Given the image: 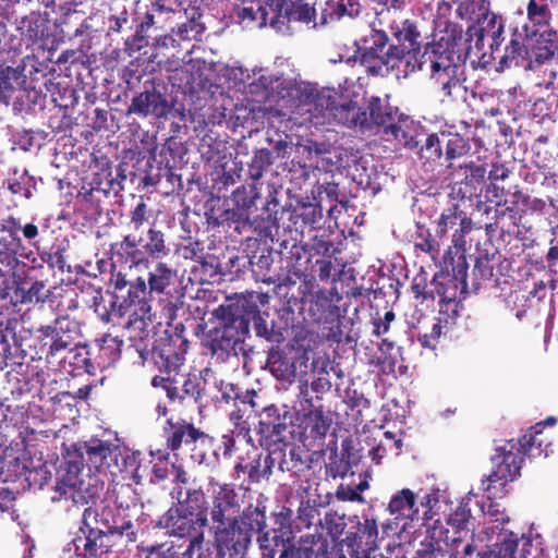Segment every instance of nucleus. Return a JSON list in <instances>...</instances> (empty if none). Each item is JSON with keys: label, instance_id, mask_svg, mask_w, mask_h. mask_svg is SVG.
Listing matches in <instances>:
<instances>
[{"label": "nucleus", "instance_id": "1", "mask_svg": "<svg viewBox=\"0 0 558 558\" xmlns=\"http://www.w3.org/2000/svg\"><path fill=\"white\" fill-rule=\"evenodd\" d=\"M40 227L33 218L23 222L21 218L8 216L0 221V272L17 280L32 279L29 272L35 269L24 259L34 264L39 256L51 269L64 270V250L49 251L40 246Z\"/></svg>", "mask_w": 558, "mask_h": 558}, {"label": "nucleus", "instance_id": "2", "mask_svg": "<svg viewBox=\"0 0 558 558\" xmlns=\"http://www.w3.org/2000/svg\"><path fill=\"white\" fill-rule=\"evenodd\" d=\"M109 283L113 288L112 300L109 310L104 307L101 320L110 323L128 316L123 327L134 332V338L144 340L148 335V325L153 322V303L156 300L148 293L146 279L136 277L132 280L122 268L118 269L112 264Z\"/></svg>", "mask_w": 558, "mask_h": 558}, {"label": "nucleus", "instance_id": "3", "mask_svg": "<svg viewBox=\"0 0 558 558\" xmlns=\"http://www.w3.org/2000/svg\"><path fill=\"white\" fill-rule=\"evenodd\" d=\"M542 423L530 427L518 440L510 439L504 446L495 449L492 457L493 470L485 481L483 490L489 493L494 483L501 482L505 485L520 475L525 457L547 456L544 448V440L538 436L542 434Z\"/></svg>", "mask_w": 558, "mask_h": 558}, {"label": "nucleus", "instance_id": "4", "mask_svg": "<svg viewBox=\"0 0 558 558\" xmlns=\"http://www.w3.org/2000/svg\"><path fill=\"white\" fill-rule=\"evenodd\" d=\"M243 305L239 300L221 304L213 312L216 325L203 339V345L218 362L238 356V348L248 335L247 319L243 317Z\"/></svg>", "mask_w": 558, "mask_h": 558}, {"label": "nucleus", "instance_id": "5", "mask_svg": "<svg viewBox=\"0 0 558 558\" xmlns=\"http://www.w3.org/2000/svg\"><path fill=\"white\" fill-rule=\"evenodd\" d=\"M315 287V282L305 276L298 287L299 296L291 295L287 301V308L292 313L298 310L304 320L328 325L331 329L344 316L345 311L340 306L343 296L337 288L314 290Z\"/></svg>", "mask_w": 558, "mask_h": 558}, {"label": "nucleus", "instance_id": "6", "mask_svg": "<svg viewBox=\"0 0 558 558\" xmlns=\"http://www.w3.org/2000/svg\"><path fill=\"white\" fill-rule=\"evenodd\" d=\"M81 336V323L77 319L68 314H58L51 324L37 328L34 338L37 341L36 353L39 359L44 356L50 362L70 351Z\"/></svg>", "mask_w": 558, "mask_h": 558}, {"label": "nucleus", "instance_id": "7", "mask_svg": "<svg viewBox=\"0 0 558 558\" xmlns=\"http://www.w3.org/2000/svg\"><path fill=\"white\" fill-rule=\"evenodd\" d=\"M207 525L206 509L192 511L189 508L170 507L159 519L158 526L170 536L189 541L187 556L204 543V529Z\"/></svg>", "mask_w": 558, "mask_h": 558}, {"label": "nucleus", "instance_id": "8", "mask_svg": "<svg viewBox=\"0 0 558 558\" xmlns=\"http://www.w3.org/2000/svg\"><path fill=\"white\" fill-rule=\"evenodd\" d=\"M291 426L292 414L286 405L269 404L265 407L259 414L257 426L260 447L270 453L281 454L290 445Z\"/></svg>", "mask_w": 558, "mask_h": 558}, {"label": "nucleus", "instance_id": "9", "mask_svg": "<svg viewBox=\"0 0 558 558\" xmlns=\"http://www.w3.org/2000/svg\"><path fill=\"white\" fill-rule=\"evenodd\" d=\"M365 43L369 45L359 48L357 52L360 63L368 75L386 77L402 62L397 48L388 45L389 38L384 31H373Z\"/></svg>", "mask_w": 558, "mask_h": 558}, {"label": "nucleus", "instance_id": "10", "mask_svg": "<svg viewBox=\"0 0 558 558\" xmlns=\"http://www.w3.org/2000/svg\"><path fill=\"white\" fill-rule=\"evenodd\" d=\"M189 342L180 335L160 338L149 351L147 345H136V351L143 362L148 356L161 373L174 375L179 373L184 362V354L187 352Z\"/></svg>", "mask_w": 558, "mask_h": 558}, {"label": "nucleus", "instance_id": "11", "mask_svg": "<svg viewBox=\"0 0 558 558\" xmlns=\"http://www.w3.org/2000/svg\"><path fill=\"white\" fill-rule=\"evenodd\" d=\"M166 11H162L154 5H145V11H136L133 19L134 32L126 39L128 50L141 51L142 49L150 45V40L163 32L167 27L168 15Z\"/></svg>", "mask_w": 558, "mask_h": 558}, {"label": "nucleus", "instance_id": "12", "mask_svg": "<svg viewBox=\"0 0 558 558\" xmlns=\"http://www.w3.org/2000/svg\"><path fill=\"white\" fill-rule=\"evenodd\" d=\"M72 453H77L83 465L87 464L89 471L97 472L110 470L118 465L120 448L110 441L98 437H92L85 441H78L68 447Z\"/></svg>", "mask_w": 558, "mask_h": 558}, {"label": "nucleus", "instance_id": "13", "mask_svg": "<svg viewBox=\"0 0 558 558\" xmlns=\"http://www.w3.org/2000/svg\"><path fill=\"white\" fill-rule=\"evenodd\" d=\"M63 461L56 472V485L52 501L61 499H74L75 493L83 484V463L77 453H72L69 448L63 452Z\"/></svg>", "mask_w": 558, "mask_h": 558}, {"label": "nucleus", "instance_id": "14", "mask_svg": "<svg viewBox=\"0 0 558 558\" xmlns=\"http://www.w3.org/2000/svg\"><path fill=\"white\" fill-rule=\"evenodd\" d=\"M313 102L322 113L328 112L335 121L343 126L368 129L367 111L352 100L337 104L331 96L317 95Z\"/></svg>", "mask_w": 558, "mask_h": 558}, {"label": "nucleus", "instance_id": "15", "mask_svg": "<svg viewBox=\"0 0 558 558\" xmlns=\"http://www.w3.org/2000/svg\"><path fill=\"white\" fill-rule=\"evenodd\" d=\"M214 546L223 551L228 558L244 556L252 543L253 536L245 526L239 524L235 519L215 524Z\"/></svg>", "mask_w": 558, "mask_h": 558}, {"label": "nucleus", "instance_id": "16", "mask_svg": "<svg viewBox=\"0 0 558 558\" xmlns=\"http://www.w3.org/2000/svg\"><path fill=\"white\" fill-rule=\"evenodd\" d=\"M35 74L36 76L31 77L28 82L26 75L22 74L19 69L11 66L3 69L0 72V101L8 104L16 88L21 87L26 92H33L35 94L33 101L36 102L37 98L43 94V87L47 88L49 80L37 69Z\"/></svg>", "mask_w": 558, "mask_h": 558}, {"label": "nucleus", "instance_id": "17", "mask_svg": "<svg viewBox=\"0 0 558 558\" xmlns=\"http://www.w3.org/2000/svg\"><path fill=\"white\" fill-rule=\"evenodd\" d=\"M268 453L263 458V452L255 446L238 457L234 465V477L239 478L241 473H246L248 483H259L263 478H268L272 474V468L277 461L278 453Z\"/></svg>", "mask_w": 558, "mask_h": 558}, {"label": "nucleus", "instance_id": "18", "mask_svg": "<svg viewBox=\"0 0 558 558\" xmlns=\"http://www.w3.org/2000/svg\"><path fill=\"white\" fill-rule=\"evenodd\" d=\"M502 34V20L496 14H486L482 21H478V26L469 27L466 32L468 40H473V37H475L474 46L477 51H482L486 41L488 43L489 60L493 61L497 60L496 53L504 40Z\"/></svg>", "mask_w": 558, "mask_h": 558}, {"label": "nucleus", "instance_id": "19", "mask_svg": "<svg viewBox=\"0 0 558 558\" xmlns=\"http://www.w3.org/2000/svg\"><path fill=\"white\" fill-rule=\"evenodd\" d=\"M172 106L165 93L159 90L155 84L135 95L128 108L129 114H136L142 118L153 117L155 119L167 118Z\"/></svg>", "mask_w": 558, "mask_h": 558}, {"label": "nucleus", "instance_id": "20", "mask_svg": "<svg viewBox=\"0 0 558 558\" xmlns=\"http://www.w3.org/2000/svg\"><path fill=\"white\" fill-rule=\"evenodd\" d=\"M240 303L243 305V317L247 319V329L250 330V324L253 322L254 330L257 337L265 339L267 342L271 344L279 345L286 340V328L279 327L275 324L274 320L268 322L267 318L269 314L264 312L262 313L258 308V305L246 299H239Z\"/></svg>", "mask_w": 558, "mask_h": 558}, {"label": "nucleus", "instance_id": "21", "mask_svg": "<svg viewBox=\"0 0 558 558\" xmlns=\"http://www.w3.org/2000/svg\"><path fill=\"white\" fill-rule=\"evenodd\" d=\"M163 430L166 446L171 451L179 450L182 445L191 447L197 442L206 444L210 441V437L206 433L182 418L175 422L168 420Z\"/></svg>", "mask_w": 558, "mask_h": 558}, {"label": "nucleus", "instance_id": "22", "mask_svg": "<svg viewBox=\"0 0 558 558\" xmlns=\"http://www.w3.org/2000/svg\"><path fill=\"white\" fill-rule=\"evenodd\" d=\"M102 525H105V529L101 532L93 531L92 534L88 533L84 537H75L66 545L64 550L73 551L76 557L82 558H96L107 554L111 547L109 538L113 534L109 531V523H102Z\"/></svg>", "mask_w": 558, "mask_h": 558}, {"label": "nucleus", "instance_id": "23", "mask_svg": "<svg viewBox=\"0 0 558 558\" xmlns=\"http://www.w3.org/2000/svg\"><path fill=\"white\" fill-rule=\"evenodd\" d=\"M241 509V496L232 484L219 485L213 497L210 518L214 524H221L236 517Z\"/></svg>", "mask_w": 558, "mask_h": 558}, {"label": "nucleus", "instance_id": "24", "mask_svg": "<svg viewBox=\"0 0 558 558\" xmlns=\"http://www.w3.org/2000/svg\"><path fill=\"white\" fill-rule=\"evenodd\" d=\"M423 58L427 64L429 76L460 69L454 61V50L449 39L441 38L438 41L426 44L423 49Z\"/></svg>", "mask_w": 558, "mask_h": 558}, {"label": "nucleus", "instance_id": "25", "mask_svg": "<svg viewBox=\"0 0 558 558\" xmlns=\"http://www.w3.org/2000/svg\"><path fill=\"white\" fill-rule=\"evenodd\" d=\"M205 388V380L195 374L173 375V379L168 384L167 398L170 402L184 403L185 400H193L197 403Z\"/></svg>", "mask_w": 558, "mask_h": 558}, {"label": "nucleus", "instance_id": "26", "mask_svg": "<svg viewBox=\"0 0 558 558\" xmlns=\"http://www.w3.org/2000/svg\"><path fill=\"white\" fill-rule=\"evenodd\" d=\"M457 225H459V229L454 231L452 235V242L456 247L464 250L466 245L464 236L471 232L473 222L472 219L469 218L466 214L460 208L459 204H452L440 215L437 232L444 235L448 229H452Z\"/></svg>", "mask_w": 558, "mask_h": 558}, {"label": "nucleus", "instance_id": "27", "mask_svg": "<svg viewBox=\"0 0 558 558\" xmlns=\"http://www.w3.org/2000/svg\"><path fill=\"white\" fill-rule=\"evenodd\" d=\"M392 38L396 43L390 44L391 48H397V54L404 60V58L413 52L422 49L421 33L416 24L411 20H403L401 22H393L390 26Z\"/></svg>", "mask_w": 558, "mask_h": 558}, {"label": "nucleus", "instance_id": "28", "mask_svg": "<svg viewBox=\"0 0 558 558\" xmlns=\"http://www.w3.org/2000/svg\"><path fill=\"white\" fill-rule=\"evenodd\" d=\"M278 558H328L327 545L319 535H302L281 548Z\"/></svg>", "mask_w": 558, "mask_h": 558}, {"label": "nucleus", "instance_id": "29", "mask_svg": "<svg viewBox=\"0 0 558 558\" xmlns=\"http://www.w3.org/2000/svg\"><path fill=\"white\" fill-rule=\"evenodd\" d=\"M177 277L175 269L167 263L158 262L148 272L146 280L148 293L159 302L168 300L171 291L175 289Z\"/></svg>", "mask_w": 558, "mask_h": 558}, {"label": "nucleus", "instance_id": "30", "mask_svg": "<svg viewBox=\"0 0 558 558\" xmlns=\"http://www.w3.org/2000/svg\"><path fill=\"white\" fill-rule=\"evenodd\" d=\"M16 31L21 39L26 43V46H33L49 37V20L39 11H32L31 13L16 19Z\"/></svg>", "mask_w": 558, "mask_h": 558}, {"label": "nucleus", "instance_id": "31", "mask_svg": "<svg viewBox=\"0 0 558 558\" xmlns=\"http://www.w3.org/2000/svg\"><path fill=\"white\" fill-rule=\"evenodd\" d=\"M356 523L355 532H348L344 542L353 550L373 551L377 548L378 526L374 518H364L361 522L357 515L351 520Z\"/></svg>", "mask_w": 558, "mask_h": 558}, {"label": "nucleus", "instance_id": "32", "mask_svg": "<svg viewBox=\"0 0 558 558\" xmlns=\"http://www.w3.org/2000/svg\"><path fill=\"white\" fill-rule=\"evenodd\" d=\"M105 38L109 41V45L117 44L119 46L122 44V50L128 56L136 52L128 50L126 39L133 33L134 22L126 9L117 14H109L105 21Z\"/></svg>", "mask_w": 558, "mask_h": 558}, {"label": "nucleus", "instance_id": "33", "mask_svg": "<svg viewBox=\"0 0 558 558\" xmlns=\"http://www.w3.org/2000/svg\"><path fill=\"white\" fill-rule=\"evenodd\" d=\"M27 280L13 278L16 284L15 296L17 301L24 304L54 302V294L44 280H35L31 283Z\"/></svg>", "mask_w": 558, "mask_h": 558}, {"label": "nucleus", "instance_id": "34", "mask_svg": "<svg viewBox=\"0 0 558 558\" xmlns=\"http://www.w3.org/2000/svg\"><path fill=\"white\" fill-rule=\"evenodd\" d=\"M432 286L434 287V295L440 298V303L450 304L457 299L464 298L466 294L468 282L457 281L450 278L449 274H435Z\"/></svg>", "mask_w": 558, "mask_h": 558}, {"label": "nucleus", "instance_id": "35", "mask_svg": "<svg viewBox=\"0 0 558 558\" xmlns=\"http://www.w3.org/2000/svg\"><path fill=\"white\" fill-rule=\"evenodd\" d=\"M276 457V463L281 472L299 474L311 469V454L303 446L292 444L289 449V457L286 454V449Z\"/></svg>", "mask_w": 558, "mask_h": 558}, {"label": "nucleus", "instance_id": "36", "mask_svg": "<svg viewBox=\"0 0 558 558\" xmlns=\"http://www.w3.org/2000/svg\"><path fill=\"white\" fill-rule=\"evenodd\" d=\"M446 133L426 134L421 135L418 140V147L414 148L418 159L429 167L434 168L444 157V143Z\"/></svg>", "mask_w": 558, "mask_h": 558}, {"label": "nucleus", "instance_id": "37", "mask_svg": "<svg viewBox=\"0 0 558 558\" xmlns=\"http://www.w3.org/2000/svg\"><path fill=\"white\" fill-rule=\"evenodd\" d=\"M368 117V128L372 125L385 126V129L396 120L398 108L389 105L386 99L379 96H371L365 109Z\"/></svg>", "mask_w": 558, "mask_h": 558}, {"label": "nucleus", "instance_id": "38", "mask_svg": "<svg viewBox=\"0 0 558 558\" xmlns=\"http://www.w3.org/2000/svg\"><path fill=\"white\" fill-rule=\"evenodd\" d=\"M296 362L281 351L270 350L267 356V364L271 374L281 381L293 383L296 377Z\"/></svg>", "mask_w": 558, "mask_h": 558}, {"label": "nucleus", "instance_id": "39", "mask_svg": "<svg viewBox=\"0 0 558 558\" xmlns=\"http://www.w3.org/2000/svg\"><path fill=\"white\" fill-rule=\"evenodd\" d=\"M458 71L459 69H452V71H444L436 75L429 76L433 83L436 85L438 93L441 95L442 101L446 99L456 100L464 93L465 87L458 76Z\"/></svg>", "mask_w": 558, "mask_h": 558}, {"label": "nucleus", "instance_id": "40", "mask_svg": "<svg viewBox=\"0 0 558 558\" xmlns=\"http://www.w3.org/2000/svg\"><path fill=\"white\" fill-rule=\"evenodd\" d=\"M186 21L179 24L177 28L171 27V32L174 34L178 40H202L206 26L202 22L203 13L193 8L190 15L186 10L184 11Z\"/></svg>", "mask_w": 558, "mask_h": 558}, {"label": "nucleus", "instance_id": "41", "mask_svg": "<svg viewBox=\"0 0 558 558\" xmlns=\"http://www.w3.org/2000/svg\"><path fill=\"white\" fill-rule=\"evenodd\" d=\"M412 121L408 118L397 117L392 123L385 129V134H390L405 148L414 149L418 147V140L422 134H413Z\"/></svg>", "mask_w": 558, "mask_h": 558}, {"label": "nucleus", "instance_id": "42", "mask_svg": "<svg viewBox=\"0 0 558 558\" xmlns=\"http://www.w3.org/2000/svg\"><path fill=\"white\" fill-rule=\"evenodd\" d=\"M134 235L128 234L120 242V250L125 262L129 263V269L132 267L147 268L149 265L150 255L145 252L144 247L138 243Z\"/></svg>", "mask_w": 558, "mask_h": 558}, {"label": "nucleus", "instance_id": "43", "mask_svg": "<svg viewBox=\"0 0 558 558\" xmlns=\"http://www.w3.org/2000/svg\"><path fill=\"white\" fill-rule=\"evenodd\" d=\"M260 549V558H276L280 554V549L284 548L288 543H295L294 537H283L280 531H264L257 537Z\"/></svg>", "mask_w": 558, "mask_h": 558}, {"label": "nucleus", "instance_id": "44", "mask_svg": "<svg viewBox=\"0 0 558 558\" xmlns=\"http://www.w3.org/2000/svg\"><path fill=\"white\" fill-rule=\"evenodd\" d=\"M136 240L141 241L138 243L150 255L151 259H161L170 253L165 233L154 226L147 230L145 236H140Z\"/></svg>", "mask_w": 558, "mask_h": 558}, {"label": "nucleus", "instance_id": "45", "mask_svg": "<svg viewBox=\"0 0 558 558\" xmlns=\"http://www.w3.org/2000/svg\"><path fill=\"white\" fill-rule=\"evenodd\" d=\"M527 47L522 43L520 38H512L506 46L505 52L500 53V50L496 53L498 61L497 70H505L511 66H519L521 62L527 58Z\"/></svg>", "mask_w": 558, "mask_h": 558}, {"label": "nucleus", "instance_id": "46", "mask_svg": "<svg viewBox=\"0 0 558 558\" xmlns=\"http://www.w3.org/2000/svg\"><path fill=\"white\" fill-rule=\"evenodd\" d=\"M239 524L245 526L247 532L253 536L255 532L262 533L266 529V512L265 506L258 505L246 507L240 515L234 517Z\"/></svg>", "mask_w": 558, "mask_h": 558}, {"label": "nucleus", "instance_id": "47", "mask_svg": "<svg viewBox=\"0 0 558 558\" xmlns=\"http://www.w3.org/2000/svg\"><path fill=\"white\" fill-rule=\"evenodd\" d=\"M558 49V33L555 31H545L533 48L534 62L543 64L556 56Z\"/></svg>", "mask_w": 558, "mask_h": 558}, {"label": "nucleus", "instance_id": "48", "mask_svg": "<svg viewBox=\"0 0 558 558\" xmlns=\"http://www.w3.org/2000/svg\"><path fill=\"white\" fill-rule=\"evenodd\" d=\"M415 506V495L409 489L404 488L398 492L390 500L388 505V510L391 514H395L396 518H409L416 510Z\"/></svg>", "mask_w": 558, "mask_h": 558}, {"label": "nucleus", "instance_id": "49", "mask_svg": "<svg viewBox=\"0 0 558 558\" xmlns=\"http://www.w3.org/2000/svg\"><path fill=\"white\" fill-rule=\"evenodd\" d=\"M444 147L446 148L444 156L445 160L448 161V168L451 167L453 159L465 156L471 149L469 141L458 133L446 134Z\"/></svg>", "mask_w": 558, "mask_h": 558}, {"label": "nucleus", "instance_id": "50", "mask_svg": "<svg viewBox=\"0 0 558 558\" xmlns=\"http://www.w3.org/2000/svg\"><path fill=\"white\" fill-rule=\"evenodd\" d=\"M80 21V24L77 27L73 29L72 35L75 37L83 36V35H89L92 32H94V26L92 22L94 21L93 16L84 17V13L81 11H77L75 9L69 8L62 15L60 20V24L64 26H70L73 23H76Z\"/></svg>", "mask_w": 558, "mask_h": 558}, {"label": "nucleus", "instance_id": "51", "mask_svg": "<svg viewBox=\"0 0 558 558\" xmlns=\"http://www.w3.org/2000/svg\"><path fill=\"white\" fill-rule=\"evenodd\" d=\"M138 558H194L195 553H191L187 557L186 549L181 551L180 546L170 545H153L140 547Z\"/></svg>", "mask_w": 558, "mask_h": 558}, {"label": "nucleus", "instance_id": "52", "mask_svg": "<svg viewBox=\"0 0 558 558\" xmlns=\"http://www.w3.org/2000/svg\"><path fill=\"white\" fill-rule=\"evenodd\" d=\"M518 538L509 533L497 544V550L477 551L476 558H521L517 555Z\"/></svg>", "mask_w": 558, "mask_h": 558}, {"label": "nucleus", "instance_id": "53", "mask_svg": "<svg viewBox=\"0 0 558 558\" xmlns=\"http://www.w3.org/2000/svg\"><path fill=\"white\" fill-rule=\"evenodd\" d=\"M305 417L307 421V426L311 430V435L314 438H322L327 435L332 421L328 415L324 413L322 407L308 410Z\"/></svg>", "mask_w": 558, "mask_h": 558}, {"label": "nucleus", "instance_id": "54", "mask_svg": "<svg viewBox=\"0 0 558 558\" xmlns=\"http://www.w3.org/2000/svg\"><path fill=\"white\" fill-rule=\"evenodd\" d=\"M258 198L259 192L255 184L242 185L232 193V201L235 209L241 211V216L243 215V211H247L255 206Z\"/></svg>", "mask_w": 558, "mask_h": 558}, {"label": "nucleus", "instance_id": "55", "mask_svg": "<svg viewBox=\"0 0 558 558\" xmlns=\"http://www.w3.org/2000/svg\"><path fill=\"white\" fill-rule=\"evenodd\" d=\"M274 163L272 151L267 148L258 149L248 165V175L253 181H258Z\"/></svg>", "mask_w": 558, "mask_h": 558}, {"label": "nucleus", "instance_id": "56", "mask_svg": "<svg viewBox=\"0 0 558 558\" xmlns=\"http://www.w3.org/2000/svg\"><path fill=\"white\" fill-rule=\"evenodd\" d=\"M290 218L293 219L295 229H303L306 226H313L322 218L320 209L313 204H304L295 208Z\"/></svg>", "mask_w": 558, "mask_h": 558}, {"label": "nucleus", "instance_id": "57", "mask_svg": "<svg viewBox=\"0 0 558 558\" xmlns=\"http://www.w3.org/2000/svg\"><path fill=\"white\" fill-rule=\"evenodd\" d=\"M20 325V319L16 316L4 315L0 312V343L5 351L11 343H17L16 330Z\"/></svg>", "mask_w": 558, "mask_h": 558}, {"label": "nucleus", "instance_id": "58", "mask_svg": "<svg viewBox=\"0 0 558 558\" xmlns=\"http://www.w3.org/2000/svg\"><path fill=\"white\" fill-rule=\"evenodd\" d=\"M436 529H433L430 542L424 545V548L416 550L414 558H445L446 551L440 546V541H444L446 545L449 543V537L447 535L448 531H446V535L442 537V531H439L438 536H436Z\"/></svg>", "mask_w": 558, "mask_h": 558}, {"label": "nucleus", "instance_id": "59", "mask_svg": "<svg viewBox=\"0 0 558 558\" xmlns=\"http://www.w3.org/2000/svg\"><path fill=\"white\" fill-rule=\"evenodd\" d=\"M77 342L72 347L70 351H66L68 355H62L60 359H69V363L72 366L71 372L81 373H89V368L92 367L90 359L88 357V352L85 347H78Z\"/></svg>", "mask_w": 558, "mask_h": 558}, {"label": "nucleus", "instance_id": "60", "mask_svg": "<svg viewBox=\"0 0 558 558\" xmlns=\"http://www.w3.org/2000/svg\"><path fill=\"white\" fill-rule=\"evenodd\" d=\"M123 341L118 336L106 333L99 340V351L108 362H116L120 359Z\"/></svg>", "mask_w": 558, "mask_h": 558}, {"label": "nucleus", "instance_id": "61", "mask_svg": "<svg viewBox=\"0 0 558 558\" xmlns=\"http://www.w3.org/2000/svg\"><path fill=\"white\" fill-rule=\"evenodd\" d=\"M548 0H530L527 4V16L536 25H546L551 20Z\"/></svg>", "mask_w": 558, "mask_h": 558}, {"label": "nucleus", "instance_id": "62", "mask_svg": "<svg viewBox=\"0 0 558 558\" xmlns=\"http://www.w3.org/2000/svg\"><path fill=\"white\" fill-rule=\"evenodd\" d=\"M286 14L289 21H296L308 24L315 21L316 10L308 3L291 2L290 5L286 8Z\"/></svg>", "mask_w": 558, "mask_h": 558}, {"label": "nucleus", "instance_id": "63", "mask_svg": "<svg viewBox=\"0 0 558 558\" xmlns=\"http://www.w3.org/2000/svg\"><path fill=\"white\" fill-rule=\"evenodd\" d=\"M470 519L471 509L469 507V502L462 501L456 510L449 514L447 522L457 533H460L461 531L466 530Z\"/></svg>", "mask_w": 558, "mask_h": 558}, {"label": "nucleus", "instance_id": "64", "mask_svg": "<svg viewBox=\"0 0 558 558\" xmlns=\"http://www.w3.org/2000/svg\"><path fill=\"white\" fill-rule=\"evenodd\" d=\"M51 472L46 465H40L32 470H27L25 481L28 483L29 489H43L51 481Z\"/></svg>", "mask_w": 558, "mask_h": 558}]
</instances>
